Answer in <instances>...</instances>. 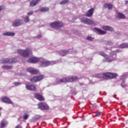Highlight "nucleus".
Masks as SVG:
<instances>
[{
    "mask_svg": "<svg viewBox=\"0 0 128 128\" xmlns=\"http://www.w3.org/2000/svg\"><path fill=\"white\" fill-rule=\"evenodd\" d=\"M18 52L24 58H28L30 54H32V49L30 48H27L25 50L19 49L18 50Z\"/></svg>",
    "mask_w": 128,
    "mask_h": 128,
    "instance_id": "f257e3e1",
    "label": "nucleus"
},
{
    "mask_svg": "<svg viewBox=\"0 0 128 128\" xmlns=\"http://www.w3.org/2000/svg\"><path fill=\"white\" fill-rule=\"evenodd\" d=\"M78 78L76 76H72L70 77L64 78L59 80L60 82H72L74 80H78Z\"/></svg>",
    "mask_w": 128,
    "mask_h": 128,
    "instance_id": "f03ea898",
    "label": "nucleus"
},
{
    "mask_svg": "<svg viewBox=\"0 0 128 128\" xmlns=\"http://www.w3.org/2000/svg\"><path fill=\"white\" fill-rule=\"evenodd\" d=\"M104 78H110L112 80V78H116L118 77V74L116 73H112V72H105L103 74Z\"/></svg>",
    "mask_w": 128,
    "mask_h": 128,
    "instance_id": "7ed1b4c3",
    "label": "nucleus"
},
{
    "mask_svg": "<svg viewBox=\"0 0 128 128\" xmlns=\"http://www.w3.org/2000/svg\"><path fill=\"white\" fill-rule=\"evenodd\" d=\"M50 26L52 28H62L64 26V23L58 22H54L50 24Z\"/></svg>",
    "mask_w": 128,
    "mask_h": 128,
    "instance_id": "20e7f679",
    "label": "nucleus"
},
{
    "mask_svg": "<svg viewBox=\"0 0 128 128\" xmlns=\"http://www.w3.org/2000/svg\"><path fill=\"white\" fill-rule=\"evenodd\" d=\"M38 108L42 110H48L50 106L46 102H40L38 104Z\"/></svg>",
    "mask_w": 128,
    "mask_h": 128,
    "instance_id": "39448f33",
    "label": "nucleus"
},
{
    "mask_svg": "<svg viewBox=\"0 0 128 128\" xmlns=\"http://www.w3.org/2000/svg\"><path fill=\"white\" fill-rule=\"evenodd\" d=\"M42 80H44V76L43 75H40L34 76L30 80L32 82H40Z\"/></svg>",
    "mask_w": 128,
    "mask_h": 128,
    "instance_id": "423d86ee",
    "label": "nucleus"
},
{
    "mask_svg": "<svg viewBox=\"0 0 128 128\" xmlns=\"http://www.w3.org/2000/svg\"><path fill=\"white\" fill-rule=\"evenodd\" d=\"M81 22L85 24H92L94 21L92 19L88 18H87L83 17L81 18Z\"/></svg>",
    "mask_w": 128,
    "mask_h": 128,
    "instance_id": "0eeeda50",
    "label": "nucleus"
},
{
    "mask_svg": "<svg viewBox=\"0 0 128 128\" xmlns=\"http://www.w3.org/2000/svg\"><path fill=\"white\" fill-rule=\"evenodd\" d=\"M1 100L2 102H4L5 104H14V102L10 98L6 96H4L1 98Z\"/></svg>",
    "mask_w": 128,
    "mask_h": 128,
    "instance_id": "6e6552de",
    "label": "nucleus"
},
{
    "mask_svg": "<svg viewBox=\"0 0 128 128\" xmlns=\"http://www.w3.org/2000/svg\"><path fill=\"white\" fill-rule=\"evenodd\" d=\"M26 90H32L33 92H36V86L34 84H26Z\"/></svg>",
    "mask_w": 128,
    "mask_h": 128,
    "instance_id": "1a4fd4ad",
    "label": "nucleus"
},
{
    "mask_svg": "<svg viewBox=\"0 0 128 128\" xmlns=\"http://www.w3.org/2000/svg\"><path fill=\"white\" fill-rule=\"evenodd\" d=\"M27 62H29V64H36V62H40V58L32 57L28 59Z\"/></svg>",
    "mask_w": 128,
    "mask_h": 128,
    "instance_id": "9d476101",
    "label": "nucleus"
},
{
    "mask_svg": "<svg viewBox=\"0 0 128 128\" xmlns=\"http://www.w3.org/2000/svg\"><path fill=\"white\" fill-rule=\"evenodd\" d=\"M50 64V61H46V60H43L40 62V68H46Z\"/></svg>",
    "mask_w": 128,
    "mask_h": 128,
    "instance_id": "9b49d317",
    "label": "nucleus"
},
{
    "mask_svg": "<svg viewBox=\"0 0 128 128\" xmlns=\"http://www.w3.org/2000/svg\"><path fill=\"white\" fill-rule=\"evenodd\" d=\"M22 20L20 19L15 20L12 24L13 26L16 27V26H22Z\"/></svg>",
    "mask_w": 128,
    "mask_h": 128,
    "instance_id": "f8f14e48",
    "label": "nucleus"
},
{
    "mask_svg": "<svg viewBox=\"0 0 128 128\" xmlns=\"http://www.w3.org/2000/svg\"><path fill=\"white\" fill-rule=\"evenodd\" d=\"M35 98H36V100H40V102H42L44 100V96L40 94V93H36L34 94Z\"/></svg>",
    "mask_w": 128,
    "mask_h": 128,
    "instance_id": "ddd939ff",
    "label": "nucleus"
},
{
    "mask_svg": "<svg viewBox=\"0 0 128 128\" xmlns=\"http://www.w3.org/2000/svg\"><path fill=\"white\" fill-rule=\"evenodd\" d=\"M94 8H90L85 14L86 16L90 18V16L94 14Z\"/></svg>",
    "mask_w": 128,
    "mask_h": 128,
    "instance_id": "4468645a",
    "label": "nucleus"
},
{
    "mask_svg": "<svg viewBox=\"0 0 128 128\" xmlns=\"http://www.w3.org/2000/svg\"><path fill=\"white\" fill-rule=\"evenodd\" d=\"M27 70L28 72H30L31 74H38V70H34L32 68H28Z\"/></svg>",
    "mask_w": 128,
    "mask_h": 128,
    "instance_id": "2eb2a0df",
    "label": "nucleus"
},
{
    "mask_svg": "<svg viewBox=\"0 0 128 128\" xmlns=\"http://www.w3.org/2000/svg\"><path fill=\"white\" fill-rule=\"evenodd\" d=\"M117 14V18H120L121 20H124L126 18V16L124 15L122 13L118 12H116Z\"/></svg>",
    "mask_w": 128,
    "mask_h": 128,
    "instance_id": "dca6fc26",
    "label": "nucleus"
},
{
    "mask_svg": "<svg viewBox=\"0 0 128 128\" xmlns=\"http://www.w3.org/2000/svg\"><path fill=\"white\" fill-rule=\"evenodd\" d=\"M42 0H32L30 2V6H36Z\"/></svg>",
    "mask_w": 128,
    "mask_h": 128,
    "instance_id": "f3484780",
    "label": "nucleus"
},
{
    "mask_svg": "<svg viewBox=\"0 0 128 128\" xmlns=\"http://www.w3.org/2000/svg\"><path fill=\"white\" fill-rule=\"evenodd\" d=\"M102 28L103 30H108L109 32H114V28H112V26H102Z\"/></svg>",
    "mask_w": 128,
    "mask_h": 128,
    "instance_id": "a211bd4d",
    "label": "nucleus"
},
{
    "mask_svg": "<svg viewBox=\"0 0 128 128\" xmlns=\"http://www.w3.org/2000/svg\"><path fill=\"white\" fill-rule=\"evenodd\" d=\"M94 30L99 32L100 34H106V32L98 28H94Z\"/></svg>",
    "mask_w": 128,
    "mask_h": 128,
    "instance_id": "6ab92c4d",
    "label": "nucleus"
},
{
    "mask_svg": "<svg viewBox=\"0 0 128 128\" xmlns=\"http://www.w3.org/2000/svg\"><path fill=\"white\" fill-rule=\"evenodd\" d=\"M10 58H4L0 60L1 64H10Z\"/></svg>",
    "mask_w": 128,
    "mask_h": 128,
    "instance_id": "aec40b11",
    "label": "nucleus"
},
{
    "mask_svg": "<svg viewBox=\"0 0 128 128\" xmlns=\"http://www.w3.org/2000/svg\"><path fill=\"white\" fill-rule=\"evenodd\" d=\"M104 8H108V10H112V4H104Z\"/></svg>",
    "mask_w": 128,
    "mask_h": 128,
    "instance_id": "412c9836",
    "label": "nucleus"
},
{
    "mask_svg": "<svg viewBox=\"0 0 128 128\" xmlns=\"http://www.w3.org/2000/svg\"><path fill=\"white\" fill-rule=\"evenodd\" d=\"M7 124H8V122H6V120H2L1 122V128H6Z\"/></svg>",
    "mask_w": 128,
    "mask_h": 128,
    "instance_id": "4be33fe9",
    "label": "nucleus"
},
{
    "mask_svg": "<svg viewBox=\"0 0 128 128\" xmlns=\"http://www.w3.org/2000/svg\"><path fill=\"white\" fill-rule=\"evenodd\" d=\"M48 10H50V8L48 7H43L40 10V11L42 12H46Z\"/></svg>",
    "mask_w": 128,
    "mask_h": 128,
    "instance_id": "5701e85b",
    "label": "nucleus"
},
{
    "mask_svg": "<svg viewBox=\"0 0 128 128\" xmlns=\"http://www.w3.org/2000/svg\"><path fill=\"white\" fill-rule=\"evenodd\" d=\"M16 34L12 32H6L3 34V36H14Z\"/></svg>",
    "mask_w": 128,
    "mask_h": 128,
    "instance_id": "b1692460",
    "label": "nucleus"
},
{
    "mask_svg": "<svg viewBox=\"0 0 128 128\" xmlns=\"http://www.w3.org/2000/svg\"><path fill=\"white\" fill-rule=\"evenodd\" d=\"M120 48H128V44L123 43L120 45Z\"/></svg>",
    "mask_w": 128,
    "mask_h": 128,
    "instance_id": "393cba45",
    "label": "nucleus"
},
{
    "mask_svg": "<svg viewBox=\"0 0 128 128\" xmlns=\"http://www.w3.org/2000/svg\"><path fill=\"white\" fill-rule=\"evenodd\" d=\"M2 68H4V70H12V66L4 65L2 66Z\"/></svg>",
    "mask_w": 128,
    "mask_h": 128,
    "instance_id": "a878e982",
    "label": "nucleus"
},
{
    "mask_svg": "<svg viewBox=\"0 0 128 128\" xmlns=\"http://www.w3.org/2000/svg\"><path fill=\"white\" fill-rule=\"evenodd\" d=\"M18 60L16 58H12L10 59V64H16V62H17Z\"/></svg>",
    "mask_w": 128,
    "mask_h": 128,
    "instance_id": "bb28decb",
    "label": "nucleus"
},
{
    "mask_svg": "<svg viewBox=\"0 0 128 128\" xmlns=\"http://www.w3.org/2000/svg\"><path fill=\"white\" fill-rule=\"evenodd\" d=\"M68 0H62L60 2V4H68Z\"/></svg>",
    "mask_w": 128,
    "mask_h": 128,
    "instance_id": "cd10ccee",
    "label": "nucleus"
},
{
    "mask_svg": "<svg viewBox=\"0 0 128 128\" xmlns=\"http://www.w3.org/2000/svg\"><path fill=\"white\" fill-rule=\"evenodd\" d=\"M24 22H30V17H28V16H26L24 18Z\"/></svg>",
    "mask_w": 128,
    "mask_h": 128,
    "instance_id": "c85d7f7f",
    "label": "nucleus"
},
{
    "mask_svg": "<svg viewBox=\"0 0 128 128\" xmlns=\"http://www.w3.org/2000/svg\"><path fill=\"white\" fill-rule=\"evenodd\" d=\"M15 86H20V84H22V83L20 82H14L13 83Z\"/></svg>",
    "mask_w": 128,
    "mask_h": 128,
    "instance_id": "c756f323",
    "label": "nucleus"
},
{
    "mask_svg": "<svg viewBox=\"0 0 128 128\" xmlns=\"http://www.w3.org/2000/svg\"><path fill=\"white\" fill-rule=\"evenodd\" d=\"M99 54L100 56H104V58H106V54H104V52H99Z\"/></svg>",
    "mask_w": 128,
    "mask_h": 128,
    "instance_id": "7c9ffc66",
    "label": "nucleus"
},
{
    "mask_svg": "<svg viewBox=\"0 0 128 128\" xmlns=\"http://www.w3.org/2000/svg\"><path fill=\"white\" fill-rule=\"evenodd\" d=\"M30 116V115L27 114H24V116H23L24 120H28V117Z\"/></svg>",
    "mask_w": 128,
    "mask_h": 128,
    "instance_id": "2f4dec72",
    "label": "nucleus"
},
{
    "mask_svg": "<svg viewBox=\"0 0 128 128\" xmlns=\"http://www.w3.org/2000/svg\"><path fill=\"white\" fill-rule=\"evenodd\" d=\"M86 40H87L92 41L94 40V38H92V36H88L86 37Z\"/></svg>",
    "mask_w": 128,
    "mask_h": 128,
    "instance_id": "473e14b6",
    "label": "nucleus"
},
{
    "mask_svg": "<svg viewBox=\"0 0 128 128\" xmlns=\"http://www.w3.org/2000/svg\"><path fill=\"white\" fill-rule=\"evenodd\" d=\"M28 16H32L34 14V11H30L28 13Z\"/></svg>",
    "mask_w": 128,
    "mask_h": 128,
    "instance_id": "72a5a7b5",
    "label": "nucleus"
},
{
    "mask_svg": "<svg viewBox=\"0 0 128 128\" xmlns=\"http://www.w3.org/2000/svg\"><path fill=\"white\" fill-rule=\"evenodd\" d=\"M100 114H102V112H98L96 114V116H100Z\"/></svg>",
    "mask_w": 128,
    "mask_h": 128,
    "instance_id": "f704fd0d",
    "label": "nucleus"
},
{
    "mask_svg": "<svg viewBox=\"0 0 128 128\" xmlns=\"http://www.w3.org/2000/svg\"><path fill=\"white\" fill-rule=\"evenodd\" d=\"M106 62H112V60H110L108 58H106Z\"/></svg>",
    "mask_w": 128,
    "mask_h": 128,
    "instance_id": "c9c22d12",
    "label": "nucleus"
},
{
    "mask_svg": "<svg viewBox=\"0 0 128 128\" xmlns=\"http://www.w3.org/2000/svg\"><path fill=\"white\" fill-rule=\"evenodd\" d=\"M62 52H63V54H68V51L66 50H62Z\"/></svg>",
    "mask_w": 128,
    "mask_h": 128,
    "instance_id": "e433bc0d",
    "label": "nucleus"
},
{
    "mask_svg": "<svg viewBox=\"0 0 128 128\" xmlns=\"http://www.w3.org/2000/svg\"><path fill=\"white\" fill-rule=\"evenodd\" d=\"M4 10V6H0V12L1 10Z\"/></svg>",
    "mask_w": 128,
    "mask_h": 128,
    "instance_id": "4c0bfd02",
    "label": "nucleus"
},
{
    "mask_svg": "<svg viewBox=\"0 0 128 128\" xmlns=\"http://www.w3.org/2000/svg\"><path fill=\"white\" fill-rule=\"evenodd\" d=\"M15 128H22V127L20 125H18Z\"/></svg>",
    "mask_w": 128,
    "mask_h": 128,
    "instance_id": "58836bf2",
    "label": "nucleus"
},
{
    "mask_svg": "<svg viewBox=\"0 0 128 128\" xmlns=\"http://www.w3.org/2000/svg\"><path fill=\"white\" fill-rule=\"evenodd\" d=\"M36 38H42V35H38Z\"/></svg>",
    "mask_w": 128,
    "mask_h": 128,
    "instance_id": "ea45409f",
    "label": "nucleus"
},
{
    "mask_svg": "<svg viewBox=\"0 0 128 128\" xmlns=\"http://www.w3.org/2000/svg\"><path fill=\"white\" fill-rule=\"evenodd\" d=\"M125 4H128V0H126L125 1Z\"/></svg>",
    "mask_w": 128,
    "mask_h": 128,
    "instance_id": "a19ab883",
    "label": "nucleus"
},
{
    "mask_svg": "<svg viewBox=\"0 0 128 128\" xmlns=\"http://www.w3.org/2000/svg\"><path fill=\"white\" fill-rule=\"evenodd\" d=\"M112 44V42H108L107 44Z\"/></svg>",
    "mask_w": 128,
    "mask_h": 128,
    "instance_id": "79ce46f5",
    "label": "nucleus"
},
{
    "mask_svg": "<svg viewBox=\"0 0 128 128\" xmlns=\"http://www.w3.org/2000/svg\"><path fill=\"white\" fill-rule=\"evenodd\" d=\"M2 108L1 107H0V110H2Z\"/></svg>",
    "mask_w": 128,
    "mask_h": 128,
    "instance_id": "37998d69",
    "label": "nucleus"
},
{
    "mask_svg": "<svg viewBox=\"0 0 128 128\" xmlns=\"http://www.w3.org/2000/svg\"><path fill=\"white\" fill-rule=\"evenodd\" d=\"M0 115H1V114H0Z\"/></svg>",
    "mask_w": 128,
    "mask_h": 128,
    "instance_id": "c03bdc74",
    "label": "nucleus"
}]
</instances>
